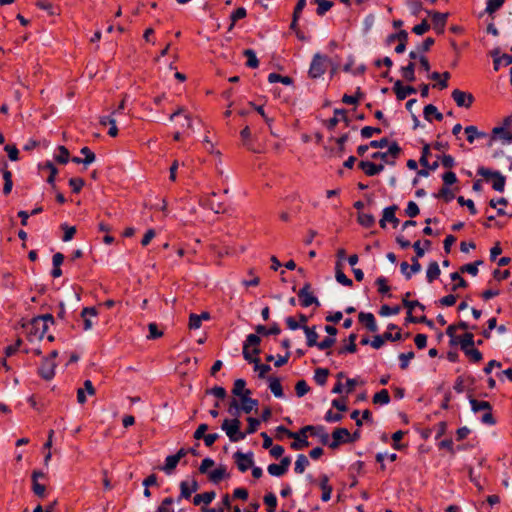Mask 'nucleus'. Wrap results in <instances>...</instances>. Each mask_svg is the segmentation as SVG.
<instances>
[{
    "mask_svg": "<svg viewBox=\"0 0 512 512\" xmlns=\"http://www.w3.org/2000/svg\"><path fill=\"white\" fill-rule=\"evenodd\" d=\"M98 315V311L95 307H84L80 313L81 318L83 319V329L88 331L92 329L94 323L91 318H96Z\"/></svg>",
    "mask_w": 512,
    "mask_h": 512,
    "instance_id": "obj_19",
    "label": "nucleus"
},
{
    "mask_svg": "<svg viewBox=\"0 0 512 512\" xmlns=\"http://www.w3.org/2000/svg\"><path fill=\"white\" fill-rule=\"evenodd\" d=\"M401 74L402 77L408 81L413 82L415 81V63L410 61L406 66L401 67Z\"/></svg>",
    "mask_w": 512,
    "mask_h": 512,
    "instance_id": "obj_35",
    "label": "nucleus"
},
{
    "mask_svg": "<svg viewBox=\"0 0 512 512\" xmlns=\"http://www.w3.org/2000/svg\"><path fill=\"white\" fill-rule=\"evenodd\" d=\"M310 391V387L305 380L297 381L295 385V392L298 397H303Z\"/></svg>",
    "mask_w": 512,
    "mask_h": 512,
    "instance_id": "obj_62",
    "label": "nucleus"
},
{
    "mask_svg": "<svg viewBox=\"0 0 512 512\" xmlns=\"http://www.w3.org/2000/svg\"><path fill=\"white\" fill-rule=\"evenodd\" d=\"M374 404L386 405L390 402V395L387 389L375 393L372 399Z\"/></svg>",
    "mask_w": 512,
    "mask_h": 512,
    "instance_id": "obj_46",
    "label": "nucleus"
},
{
    "mask_svg": "<svg viewBox=\"0 0 512 512\" xmlns=\"http://www.w3.org/2000/svg\"><path fill=\"white\" fill-rule=\"evenodd\" d=\"M393 91L399 101H402L409 95L415 94L417 92L416 88L413 86H404L401 80L395 81Z\"/></svg>",
    "mask_w": 512,
    "mask_h": 512,
    "instance_id": "obj_14",
    "label": "nucleus"
},
{
    "mask_svg": "<svg viewBox=\"0 0 512 512\" xmlns=\"http://www.w3.org/2000/svg\"><path fill=\"white\" fill-rule=\"evenodd\" d=\"M295 433H296V436L291 437L292 439H294V442H292L290 444L291 449L301 450L305 447H308L310 444L308 441V437H307L308 432L302 433V428H301L298 432H295Z\"/></svg>",
    "mask_w": 512,
    "mask_h": 512,
    "instance_id": "obj_24",
    "label": "nucleus"
},
{
    "mask_svg": "<svg viewBox=\"0 0 512 512\" xmlns=\"http://www.w3.org/2000/svg\"><path fill=\"white\" fill-rule=\"evenodd\" d=\"M328 375L329 370L327 368H317L314 373V380L318 385L324 386L327 382Z\"/></svg>",
    "mask_w": 512,
    "mask_h": 512,
    "instance_id": "obj_48",
    "label": "nucleus"
},
{
    "mask_svg": "<svg viewBox=\"0 0 512 512\" xmlns=\"http://www.w3.org/2000/svg\"><path fill=\"white\" fill-rule=\"evenodd\" d=\"M255 331L257 334L262 336L279 335L281 333L280 326L276 322H274L269 328L259 324L255 327Z\"/></svg>",
    "mask_w": 512,
    "mask_h": 512,
    "instance_id": "obj_27",
    "label": "nucleus"
},
{
    "mask_svg": "<svg viewBox=\"0 0 512 512\" xmlns=\"http://www.w3.org/2000/svg\"><path fill=\"white\" fill-rule=\"evenodd\" d=\"M462 352L472 363H479L483 360L482 352L475 347L468 348V349H466V351H462Z\"/></svg>",
    "mask_w": 512,
    "mask_h": 512,
    "instance_id": "obj_39",
    "label": "nucleus"
},
{
    "mask_svg": "<svg viewBox=\"0 0 512 512\" xmlns=\"http://www.w3.org/2000/svg\"><path fill=\"white\" fill-rule=\"evenodd\" d=\"M179 461L174 455H169L165 459V465L162 467V470L167 474L170 475L173 470L178 465Z\"/></svg>",
    "mask_w": 512,
    "mask_h": 512,
    "instance_id": "obj_50",
    "label": "nucleus"
},
{
    "mask_svg": "<svg viewBox=\"0 0 512 512\" xmlns=\"http://www.w3.org/2000/svg\"><path fill=\"white\" fill-rule=\"evenodd\" d=\"M358 168L361 169L367 176H375L384 170L383 164H376L371 161H360Z\"/></svg>",
    "mask_w": 512,
    "mask_h": 512,
    "instance_id": "obj_20",
    "label": "nucleus"
},
{
    "mask_svg": "<svg viewBox=\"0 0 512 512\" xmlns=\"http://www.w3.org/2000/svg\"><path fill=\"white\" fill-rule=\"evenodd\" d=\"M505 0H487L485 12L489 15L494 14L504 4Z\"/></svg>",
    "mask_w": 512,
    "mask_h": 512,
    "instance_id": "obj_55",
    "label": "nucleus"
},
{
    "mask_svg": "<svg viewBox=\"0 0 512 512\" xmlns=\"http://www.w3.org/2000/svg\"><path fill=\"white\" fill-rule=\"evenodd\" d=\"M56 364L49 358H44L38 368V374L45 380H51L55 375Z\"/></svg>",
    "mask_w": 512,
    "mask_h": 512,
    "instance_id": "obj_12",
    "label": "nucleus"
},
{
    "mask_svg": "<svg viewBox=\"0 0 512 512\" xmlns=\"http://www.w3.org/2000/svg\"><path fill=\"white\" fill-rule=\"evenodd\" d=\"M477 173L479 175H481L482 177H484L485 179L493 178L492 188L495 191H498V192L504 191L506 178L499 171H491L485 167H480L477 170Z\"/></svg>",
    "mask_w": 512,
    "mask_h": 512,
    "instance_id": "obj_4",
    "label": "nucleus"
},
{
    "mask_svg": "<svg viewBox=\"0 0 512 512\" xmlns=\"http://www.w3.org/2000/svg\"><path fill=\"white\" fill-rule=\"evenodd\" d=\"M363 97L364 93L362 92L361 88L358 87L354 95L344 94L342 97V102L347 105H356Z\"/></svg>",
    "mask_w": 512,
    "mask_h": 512,
    "instance_id": "obj_37",
    "label": "nucleus"
},
{
    "mask_svg": "<svg viewBox=\"0 0 512 512\" xmlns=\"http://www.w3.org/2000/svg\"><path fill=\"white\" fill-rule=\"evenodd\" d=\"M309 432L311 436L318 437L322 445H327L329 447V434L326 429L322 425H306L302 427V433Z\"/></svg>",
    "mask_w": 512,
    "mask_h": 512,
    "instance_id": "obj_9",
    "label": "nucleus"
},
{
    "mask_svg": "<svg viewBox=\"0 0 512 512\" xmlns=\"http://www.w3.org/2000/svg\"><path fill=\"white\" fill-rule=\"evenodd\" d=\"M483 264V261L482 260H476L472 263H467L463 266L460 267V272L461 273H468L472 276H477L479 270H478V266L479 265H482Z\"/></svg>",
    "mask_w": 512,
    "mask_h": 512,
    "instance_id": "obj_41",
    "label": "nucleus"
},
{
    "mask_svg": "<svg viewBox=\"0 0 512 512\" xmlns=\"http://www.w3.org/2000/svg\"><path fill=\"white\" fill-rule=\"evenodd\" d=\"M457 344L460 345V349L462 351H466V349L475 346L474 335L470 332L464 333L462 336L458 337Z\"/></svg>",
    "mask_w": 512,
    "mask_h": 512,
    "instance_id": "obj_29",
    "label": "nucleus"
},
{
    "mask_svg": "<svg viewBox=\"0 0 512 512\" xmlns=\"http://www.w3.org/2000/svg\"><path fill=\"white\" fill-rule=\"evenodd\" d=\"M302 329L304 330L305 334H306V339H307V346L309 347H313V346H316V344L318 343V333L316 332V327L313 326V327H309V326H302Z\"/></svg>",
    "mask_w": 512,
    "mask_h": 512,
    "instance_id": "obj_33",
    "label": "nucleus"
},
{
    "mask_svg": "<svg viewBox=\"0 0 512 512\" xmlns=\"http://www.w3.org/2000/svg\"><path fill=\"white\" fill-rule=\"evenodd\" d=\"M233 458L240 472L244 473L254 465L253 453H242L237 451L234 453Z\"/></svg>",
    "mask_w": 512,
    "mask_h": 512,
    "instance_id": "obj_7",
    "label": "nucleus"
},
{
    "mask_svg": "<svg viewBox=\"0 0 512 512\" xmlns=\"http://www.w3.org/2000/svg\"><path fill=\"white\" fill-rule=\"evenodd\" d=\"M329 58L321 53H315L310 63L308 75L311 79H318L324 75Z\"/></svg>",
    "mask_w": 512,
    "mask_h": 512,
    "instance_id": "obj_3",
    "label": "nucleus"
},
{
    "mask_svg": "<svg viewBox=\"0 0 512 512\" xmlns=\"http://www.w3.org/2000/svg\"><path fill=\"white\" fill-rule=\"evenodd\" d=\"M382 130L379 127L365 126L361 129V137L364 139L371 138L373 134H380Z\"/></svg>",
    "mask_w": 512,
    "mask_h": 512,
    "instance_id": "obj_64",
    "label": "nucleus"
},
{
    "mask_svg": "<svg viewBox=\"0 0 512 512\" xmlns=\"http://www.w3.org/2000/svg\"><path fill=\"white\" fill-rule=\"evenodd\" d=\"M299 301L302 307H309L313 304L320 306L318 298L311 292V284L305 283L303 287L298 291Z\"/></svg>",
    "mask_w": 512,
    "mask_h": 512,
    "instance_id": "obj_6",
    "label": "nucleus"
},
{
    "mask_svg": "<svg viewBox=\"0 0 512 512\" xmlns=\"http://www.w3.org/2000/svg\"><path fill=\"white\" fill-rule=\"evenodd\" d=\"M246 381L244 379H236L233 385L232 393L235 396L240 397V400L243 399V396L245 395L246 391L248 389L245 388Z\"/></svg>",
    "mask_w": 512,
    "mask_h": 512,
    "instance_id": "obj_43",
    "label": "nucleus"
},
{
    "mask_svg": "<svg viewBox=\"0 0 512 512\" xmlns=\"http://www.w3.org/2000/svg\"><path fill=\"white\" fill-rule=\"evenodd\" d=\"M335 277L338 283L342 284L346 287H351L353 285V281L348 278L341 269V264L337 263Z\"/></svg>",
    "mask_w": 512,
    "mask_h": 512,
    "instance_id": "obj_40",
    "label": "nucleus"
},
{
    "mask_svg": "<svg viewBox=\"0 0 512 512\" xmlns=\"http://www.w3.org/2000/svg\"><path fill=\"white\" fill-rule=\"evenodd\" d=\"M244 57H246V66L252 69H255L259 66V60L256 56V53L252 49H245L243 51Z\"/></svg>",
    "mask_w": 512,
    "mask_h": 512,
    "instance_id": "obj_38",
    "label": "nucleus"
},
{
    "mask_svg": "<svg viewBox=\"0 0 512 512\" xmlns=\"http://www.w3.org/2000/svg\"><path fill=\"white\" fill-rule=\"evenodd\" d=\"M28 335L29 337H34V338H37V339H42L46 332L48 331V326L46 325H41V324H36L35 323V317L31 320L30 324H29V328H28Z\"/></svg>",
    "mask_w": 512,
    "mask_h": 512,
    "instance_id": "obj_23",
    "label": "nucleus"
},
{
    "mask_svg": "<svg viewBox=\"0 0 512 512\" xmlns=\"http://www.w3.org/2000/svg\"><path fill=\"white\" fill-rule=\"evenodd\" d=\"M356 339H357V335L355 333H351L348 336L347 345H345L344 347L340 348L338 353L340 355L341 354H345V353H356L357 352V345L355 343Z\"/></svg>",
    "mask_w": 512,
    "mask_h": 512,
    "instance_id": "obj_34",
    "label": "nucleus"
},
{
    "mask_svg": "<svg viewBox=\"0 0 512 512\" xmlns=\"http://www.w3.org/2000/svg\"><path fill=\"white\" fill-rule=\"evenodd\" d=\"M263 501L267 506V512H275L277 507V497L274 493H267Z\"/></svg>",
    "mask_w": 512,
    "mask_h": 512,
    "instance_id": "obj_54",
    "label": "nucleus"
},
{
    "mask_svg": "<svg viewBox=\"0 0 512 512\" xmlns=\"http://www.w3.org/2000/svg\"><path fill=\"white\" fill-rule=\"evenodd\" d=\"M452 99L458 107L470 108L475 100L474 96L460 89H454L451 93Z\"/></svg>",
    "mask_w": 512,
    "mask_h": 512,
    "instance_id": "obj_8",
    "label": "nucleus"
},
{
    "mask_svg": "<svg viewBox=\"0 0 512 512\" xmlns=\"http://www.w3.org/2000/svg\"><path fill=\"white\" fill-rule=\"evenodd\" d=\"M497 137L502 139L505 142L511 143L512 142V125L505 126L503 123L502 126L494 127L492 129V136L491 141L495 140Z\"/></svg>",
    "mask_w": 512,
    "mask_h": 512,
    "instance_id": "obj_16",
    "label": "nucleus"
},
{
    "mask_svg": "<svg viewBox=\"0 0 512 512\" xmlns=\"http://www.w3.org/2000/svg\"><path fill=\"white\" fill-rule=\"evenodd\" d=\"M465 133L469 143H473L477 138H485L487 136L485 132L479 131L478 128L474 125L466 126Z\"/></svg>",
    "mask_w": 512,
    "mask_h": 512,
    "instance_id": "obj_31",
    "label": "nucleus"
},
{
    "mask_svg": "<svg viewBox=\"0 0 512 512\" xmlns=\"http://www.w3.org/2000/svg\"><path fill=\"white\" fill-rule=\"evenodd\" d=\"M397 209V205H391L384 208L382 218L379 221L381 228H385L387 222L392 223L394 228L397 227V225L399 224V219L395 216V212L397 211Z\"/></svg>",
    "mask_w": 512,
    "mask_h": 512,
    "instance_id": "obj_10",
    "label": "nucleus"
},
{
    "mask_svg": "<svg viewBox=\"0 0 512 512\" xmlns=\"http://www.w3.org/2000/svg\"><path fill=\"white\" fill-rule=\"evenodd\" d=\"M240 137H241V140H242V144L243 146L253 152V153H260L261 150L256 148L255 147V144H254V141L252 139V136H251V130L249 128V126H245L241 131H240Z\"/></svg>",
    "mask_w": 512,
    "mask_h": 512,
    "instance_id": "obj_21",
    "label": "nucleus"
},
{
    "mask_svg": "<svg viewBox=\"0 0 512 512\" xmlns=\"http://www.w3.org/2000/svg\"><path fill=\"white\" fill-rule=\"evenodd\" d=\"M201 203L203 206L211 209L215 213H224L226 211L225 205L216 200V193H212L211 195L201 199Z\"/></svg>",
    "mask_w": 512,
    "mask_h": 512,
    "instance_id": "obj_17",
    "label": "nucleus"
},
{
    "mask_svg": "<svg viewBox=\"0 0 512 512\" xmlns=\"http://www.w3.org/2000/svg\"><path fill=\"white\" fill-rule=\"evenodd\" d=\"M247 422H248V426L246 428V431L243 432V433H246V436L253 434L258 430L261 420L254 418V417H248Z\"/></svg>",
    "mask_w": 512,
    "mask_h": 512,
    "instance_id": "obj_57",
    "label": "nucleus"
},
{
    "mask_svg": "<svg viewBox=\"0 0 512 512\" xmlns=\"http://www.w3.org/2000/svg\"><path fill=\"white\" fill-rule=\"evenodd\" d=\"M461 272H453L450 274V278L452 281H457L456 284H453L451 287L452 291H456L459 288H467L468 282L460 275Z\"/></svg>",
    "mask_w": 512,
    "mask_h": 512,
    "instance_id": "obj_47",
    "label": "nucleus"
},
{
    "mask_svg": "<svg viewBox=\"0 0 512 512\" xmlns=\"http://www.w3.org/2000/svg\"><path fill=\"white\" fill-rule=\"evenodd\" d=\"M357 220L358 223L365 228H370L375 224V218L372 214L359 213Z\"/></svg>",
    "mask_w": 512,
    "mask_h": 512,
    "instance_id": "obj_49",
    "label": "nucleus"
},
{
    "mask_svg": "<svg viewBox=\"0 0 512 512\" xmlns=\"http://www.w3.org/2000/svg\"><path fill=\"white\" fill-rule=\"evenodd\" d=\"M334 3L329 0H320L318 7L316 9V14L318 16H324L332 7Z\"/></svg>",
    "mask_w": 512,
    "mask_h": 512,
    "instance_id": "obj_58",
    "label": "nucleus"
},
{
    "mask_svg": "<svg viewBox=\"0 0 512 512\" xmlns=\"http://www.w3.org/2000/svg\"><path fill=\"white\" fill-rule=\"evenodd\" d=\"M70 153L69 150L63 146H58V154L55 155V161L59 164H67L69 161Z\"/></svg>",
    "mask_w": 512,
    "mask_h": 512,
    "instance_id": "obj_51",
    "label": "nucleus"
},
{
    "mask_svg": "<svg viewBox=\"0 0 512 512\" xmlns=\"http://www.w3.org/2000/svg\"><path fill=\"white\" fill-rule=\"evenodd\" d=\"M179 487L180 495L177 498V502H180L182 499H189L191 495L199 489L198 482L195 479L190 483L187 481H181Z\"/></svg>",
    "mask_w": 512,
    "mask_h": 512,
    "instance_id": "obj_11",
    "label": "nucleus"
},
{
    "mask_svg": "<svg viewBox=\"0 0 512 512\" xmlns=\"http://www.w3.org/2000/svg\"><path fill=\"white\" fill-rule=\"evenodd\" d=\"M267 380H268V384H269L268 385L269 389L273 393V395L276 398H283L284 392H283V387H282L280 379L278 377L270 376V377H268Z\"/></svg>",
    "mask_w": 512,
    "mask_h": 512,
    "instance_id": "obj_26",
    "label": "nucleus"
},
{
    "mask_svg": "<svg viewBox=\"0 0 512 512\" xmlns=\"http://www.w3.org/2000/svg\"><path fill=\"white\" fill-rule=\"evenodd\" d=\"M428 14L432 18V22H433L435 31L438 34L443 33L449 14L441 13V12H437V11H428Z\"/></svg>",
    "mask_w": 512,
    "mask_h": 512,
    "instance_id": "obj_15",
    "label": "nucleus"
},
{
    "mask_svg": "<svg viewBox=\"0 0 512 512\" xmlns=\"http://www.w3.org/2000/svg\"><path fill=\"white\" fill-rule=\"evenodd\" d=\"M440 268L436 261H432L427 268L426 278L429 283H432L440 276Z\"/></svg>",
    "mask_w": 512,
    "mask_h": 512,
    "instance_id": "obj_36",
    "label": "nucleus"
},
{
    "mask_svg": "<svg viewBox=\"0 0 512 512\" xmlns=\"http://www.w3.org/2000/svg\"><path fill=\"white\" fill-rule=\"evenodd\" d=\"M268 81L270 83H278V82H280V83H282L284 85H287V86L293 84V79L291 77L283 76V75H280V74L275 73V72L270 73L268 75Z\"/></svg>",
    "mask_w": 512,
    "mask_h": 512,
    "instance_id": "obj_44",
    "label": "nucleus"
},
{
    "mask_svg": "<svg viewBox=\"0 0 512 512\" xmlns=\"http://www.w3.org/2000/svg\"><path fill=\"white\" fill-rule=\"evenodd\" d=\"M319 487L322 490L321 500L327 502L331 499V493L333 491L332 486L329 484V477L326 474H322L319 479Z\"/></svg>",
    "mask_w": 512,
    "mask_h": 512,
    "instance_id": "obj_25",
    "label": "nucleus"
},
{
    "mask_svg": "<svg viewBox=\"0 0 512 512\" xmlns=\"http://www.w3.org/2000/svg\"><path fill=\"white\" fill-rule=\"evenodd\" d=\"M358 320L363 324L369 332H377L378 326L375 317L370 312H360L358 314Z\"/></svg>",
    "mask_w": 512,
    "mask_h": 512,
    "instance_id": "obj_22",
    "label": "nucleus"
},
{
    "mask_svg": "<svg viewBox=\"0 0 512 512\" xmlns=\"http://www.w3.org/2000/svg\"><path fill=\"white\" fill-rule=\"evenodd\" d=\"M415 357V354L413 351H409L407 353H400L398 358L400 361V368L402 370H406L409 367L410 360H412Z\"/></svg>",
    "mask_w": 512,
    "mask_h": 512,
    "instance_id": "obj_56",
    "label": "nucleus"
},
{
    "mask_svg": "<svg viewBox=\"0 0 512 512\" xmlns=\"http://www.w3.org/2000/svg\"><path fill=\"white\" fill-rule=\"evenodd\" d=\"M400 310H401L400 306L390 307L389 305L385 304V305L381 306V308L379 310V314L381 316L397 315V314H399Z\"/></svg>",
    "mask_w": 512,
    "mask_h": 512,
    "instance_id": "obj_63",
    "label": "nucleus"
},
{
    "mask_svg": "<svg viewBox=\"0 0 512 512\" xmlns=\"http://www.w3.org/2000/svg\"><path fill=\"white\" fill-rule=\"evenodd\" d=\"M338 116H341V120L345 122L346 125H349V118L347 117V111L345 109H334V117L325 121V126L328 130H334L340 119Z\"/></svg>",
    "mask_w": 512,
    "mask_h": 512,
    "instance_id": "obj_18",
    "label": "nucleus"
},
{
    "mask_svg": "<svg viewBox=\"0 0 512 512\" xmlns=\"http://www.w3.org/2000/svg\"><path fill=\"white\" fill-rule=\"evenodd\" d=\"M251 390H247L245 395L243 396V399H241V406H239L237 400L233 399L229 406V412H231L232 408H235L236 410L241 409L245 413H250L254 408H256L259 404L257 399H253L250 397Z\"/></svg>",
    "mask_w": 512,
    "mask_h": 512,
    "instance_id": "obj_5",
    "label": "nucleus"
},
{
    "mask_svg": "<svg viewBox=\"0 0 512 512\" xmlns=\"http://www.w3.org/2000/svg\"><path fill=\"white\" fill-rule=\"evenodd\" d=\"M309 460L304 454H299L295 461L294 471L297 474L304 473L305 469L309 466Z\"/></svg>",
    "mask_w": 512,
    "mask_h": 512,
    "instance_id": "obj_42",
    "label": "nucleus"
},
{
    "mask_svg": "<svg viewBox=\"0 0 512 512\" xmlns=\"http://www.w3.org/2000/svg\"><path fill=\"white\" fill-rule=\"evenodd\" d=\"M396 40H398L399 42H407L408 41L407 31L402 29L397 33H392V34L388 35V37L386 39V43L389 45Z\"/></svg>",
    "mask_w": 512,
    "mask_h": 512,
    "instance_id": "obj_52",
    "label": "nucleus"
},
{
    "mask_svg": "<svg viewBox=\"0 0 512 512\" xmlns=\"http://www.w3.org/2000/svg\"><path fill=\"white\" fill-rule=\"evenodd\" d=\"M240 427L241 421L238 418L225 419L221 425V429L225 431L231 442H239L246 438V433H243Z\"/></svg>",
    "mask_w": 512,
    "mask_h": 512,
    "instance_id": "obj_2",
    "label": "nucleus"
},
{
    "mask_svg": "<svg viewBox=\"0 0 512 512\" xmlns=\"http://www.w3.org/2000/svg\"><path fill=\"white\" fill-rule=\"evenodd\" d=\"M349 437V430L347 428H335L332 432V441L329 444V448L336 449L341 444L348 443L345 438Z\"/></svg>",
    "mask_w": 512,
    "mask_h": 512,
    "instance_id": "obj_13",
    "label": "nucleus"
},
{
    "mask_svg": "<svg viewBox=\"0 0 512 512\" xmlns=\"http://www.w3.org/2000/svg\"><path fill=\"white\" fill-rule=\"evenodd\" d=\"M68 183L72 192L76 194L79 193L85 185L84 179L80 177L70 178Z\"/></svg>",
    "mask_w": 512,
    "mask_h": 512,
    "instance_id": "obj_59",
    "label": "nucleus"
},
{
    "mask_svg": "<svg viewBox=\"0 0 512 512\" xmlns=\"http://www.w3.org/2000/svg\"><path fill=\"white\" fill-rule=\"evenodd\" d=\"M80 153L84 155L83 164L89 165L96 159L95 153L87 146L81 148Z\"/></svg>",
    "mask_w": 512,
    "mask_h": 512,
    "instance_id": "obj_61",
    "label": "nucleus"
},
{
    "mask_svg": "<svg viewBox=\"0 0 512 512\" xmlns=\"http://www.w3.org/2000/svg\"><path fill=\"white\" fill-rule=\"evenodd\" d=\"M61 229L64 231L62 240L64 242H68L73 239L75 233H76V227L75 226H69L66 223L61 224Z\"/></svg>",
    "mask_w": 512,
    "mask_h": 512,
    "instance_id": "obj_60",
    "label": "nucleus"
},
{
    "mask_svg": "<svg viewBox=\"0 0 512 512\" xmlns=\"http://www.w3.org/2000/svg\"><path fill=\"white\" fill-rule=\"evenodd\" d=\"M469 402L473 412L492 410V406L488 401H479L469 395Z\"/></svg>",
    "mask_w": 512,
    "mask_h": 512,
    "instance_id": "obj_32",
    "label": "nucleus"
},
{
    "mask_svg": "<svg viewBox=\"0 0 512 512\" xmlns=\"http://www.w3.org/2000/svg\"><path fill=\"white\" fill-rule=\"evenodd\" d=\"M226 476V467L220 466L209 473V480L213 483H218Z\"/></svg>",
    "mask_w": 512,
    "mask_h": 512,
    "instance_id": "obj_45",
    "label": "nucleus"
},
{
    "mask_svg": "<svg viewBox=\"0 0 512 512\" xmlns=\"http://www.w3.org/2000/svg\"><path fill=\"white\" fill-rule=\"evenodd\" d=\"M261 342V338L259 334H249L246 337V340L243 344V357L248 363L259 362L258 357H253V355L257 356L261 353L260 348L258 347Z\"/></svg>",
    "mask_w": 512,
    "mask_h": 512,
    "instance_id": "obj_1",
    "label": "nucleus"
},
{
    "mask_svg": "<svg viewBox=\"0 0 512 512\" xmlns=\"http://www.w3.org/2000/svg\"><path fill=\"white\" fill-rule=\"evenodd\" d=\"M423 115H424V118L429 122L432 121V119L430 117L431 115H433L437 121L443 120V114L440 113L438 111L437 107L433 104H428L424 107Z\"/></svg>",
    "mask_w": 512,
    "mask_h": 512,
    "instance_id": "obj_30",
    "label": "nucleus"
},
{
    "mask_svg": "<svg viewBox=\"0 0 512 512\" xmlns=\"http://www.w3.org/2000/svg\"><path fill=\"white\" fill-rule=\"evenodd\" d=\"M436 198H442L446 203L451 202L455 195L448 186H442L437 194L434 195Z\"/></svg>",
    "mask_w": 512,
    "mask_h": 512,
    "instance_id": "obj_53",
    "label": "nucleus"
},
{
    "mask_svg": "<svg viewBox=\"0 0 512 512\" xmlns=\"http://www.w3.org/2000/svg\"><path fill=\"white\" fill-rule=\"evenodd\" d=\"M216 497L215 491H207L204 493L196 494L193 497V504L198 506L201 503H204L205 505L210 504Z\"/></svg>",
    "mask_w": 512,
    "mask_h": 512,
    "instance_id": "obj_28",
    "label": "nucleus"
}]
</instances>
